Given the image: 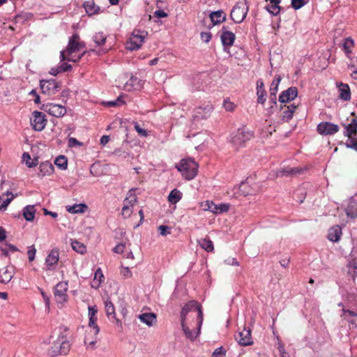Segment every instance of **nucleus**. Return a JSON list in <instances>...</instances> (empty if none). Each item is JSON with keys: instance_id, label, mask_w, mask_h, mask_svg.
<instances>
[{"instance_id": "obj_1", "label": "nucleus", "mask_w": 357, "mask_h": 357, "mask_svg": "<svg viewBox=\"0 0 357 357\" xmlns=\"http://www.w3.org/2000/svg\"><path fill=\"white\" fill-rule=\"evenodd\" d=\"M176 167L187 180H192L197 174L198 165L191 158L181 160Z\"/></svg>"}, {"instance_id": "obj_2", "label": "nucleus", "mask_w": 357, "mask_h": 357, "mask_svg": "<svg viewBox=\"0 0 357 357\" xmlns=\"http://www.w3.org/2000/svg\"><path fill=\"white\" fill-rule=\"evenodd\" d=\"M128 78V75L125 74L117 79V86L127 91L139 90L143 86L142 80L131 75Z\"/></svg>"}, {"instance_id": "obj_3", "label": "nucleus", "mask_w": 357, "mask_h": 357, "mask_svg": "<svg viewBox=\"0 0 357 357\" xmlns=\"http://www.w3.org/2000/svg\"><path fill=\"white\" fill-rule=\"evenodd\" d=\"M70 344L64 335H59L58 339L53 342L52 346L48 349V354L51 356L66 355L70 351Z\"/></svg>"}, {"instance_id": "obj_4", "label": "nucleus", "mask_w": 357, "mask_h": 357, "mask_svg": "<svg viewBox=\"0 0 357 357\" xmlns=\"http://www.w3.org/2000/svg\"><path fill=\"white\" fill-rule=\"evenodd\" d=\"M249 10V6L246 0L238 2L232 8L230 14L231 20L235 23H241L245 18Z\"/></svg>"}, {"instance_id": "obj_5", "label": "nucleus", "mask_w": 357, "mask_h": 357, "mask_svg": "<svg viewBox=\"0 0 357 357\" xmlns=\"http://www.w3.org/2000/svg\"><path fill=\"white\" fill-rule=\"evenodd\" d=\"M253 137L252 132L248 130L245 128H239L233 134L231 139V144L238 149Z\"/></svg>"}, {"instance_id": "obj_6", "label": "nucleus", "mask_w": 357, "mask_h": 357, "mask_svg": "<svg viewBox=\"0 0 357 357\" xmlns=\"http://www.w3.org/2000/svg\"><path fill=\"white\" fill-rule=\"evenodd\" d=\"M147 35L145 31L135 29L126 44V48L133 51L138 50L144 42V38Z\"/></svg>"}, {"instance_id": "obj_7", "label": "nucleus", "mask_w": 357, "mask_h": 357, "mask_svg": "<svg viewBox=\"0 0 357 357\" xmlns=\"http://www.w3.org/2000/svg\"><path fill=\"white\" fill-rule=\"evenodd\" d=\"M196 311L198 314V324L199 328L201 327L203 321V313L202 311L201 305L195 301H191L188 302L185 306L182 308L181 312V319H185V317L189 312Z\"/></svg>"}, {"instance_id": "obj_8", "label": "nucleus", "mask_w": 357, "mask_h": 357, "mask_svg": "<svg viewBox=\"0 0 357 357\" xmlns=\"http://www.w3.org/2000/svg\"><path fill=\"white\" fill-rule=\"evenodd\" d=\"M46 115L38 111H34L32 113V116L30 119L31 125L33 129L36 131H42L47 123Z\"/></svg>"}, {"instance_id": "obj_9", "label": "nucleus", "mask_w": 357, "mask_h": 357, "mask_svg": "<svg viewBox=\"0 0 357 357\" xmlns=\"http://www.w3.org/2000/svg\"><path fill=\"white\" fill-rule=\"evenodd\" d=\"M68 282H60L54 287V298L57 303L63 304L68 300Z\"/></svg>"}, {"instance_id": "obj_10", "label": "nucleus", "mask_w": 357, "mask_h": 357, "mask_svg": "<svg viewBox=\"0 0 357 357\" xmlns=\"http://www.w3.org/2000/svg\"><path fill=\"white\" fill-rule=\"evenodd\" d=\"M337 124L328 121H323L318 124L317 132L321 135H333L339 131Z\"/></svg>"}, {"instance_id": "obj_11", "label": "nucleus", "mask_w": 357, "mask_h": 357, "mask_svg": "<svg viewBox=\"0 0 357 357\" xmlns=\"http://www.w3.org/2000/svg\"><path fill=\"white\" fill-rule=\"evenodd\" d=\"M40 86L42 93L47 95H54L61 87L55 79L41 80Z\"/></svg>"}, {"instance_id": "obj_12", "label": "nucleus", "mask_w": 357, "mask_h": 357, "mask_svg": "<svg viewBox=\"0 0 357 357\" xmlns=\"http://www.w3.org/2000/svg\"><path fill=\"white\" fill-rule=\"evenodd\" d=\"M43 109L50 115L59 118L66 113L65 107L54 103H47L43 105Z\"/></svg>"}, {"instance_id": "obj_13", "label": "nucleus", "mask_w": 357, "mask_h": 357, "mask_svg": "<svg viewBox=\"0 0 357 357\" xmlns=\"http://www.w3.org/2000/svg\"><path fill=\"white\" fill-rule=\"evenodd\" d=\"M133 189L129 190L128 196L123 201V206L122 208V215L125 217H129L132 212V207L133 204L137 202V197L135 195L132 193Z\"/></svg>"}, {"instance_id": "obj_14", "label": "nucleus", "mask_w": 357, "mask_h": 357, "mask_svg": "<svg viewBox=\"0 0 357 357\" xmlns=\"http://www.w3.org/2000/svg\"><path fill=\"white\" fill-rule=\"evenodd\" d=\"M79 37L77 34L73 35L68 42L66 47L67 54L71 55L73 53L80 51L84 47L85 45L83 42H79Z\"/></svg>"}, {"instance_id": "obj_15", "label": "nucleus", "mask_w": 357, "mask_h": 357, "mask_svg": "<svg viewBox=\"0 0 357 357\" xmlns=\"http://www.w3.org/2000/svg\"><path fill=\"white\" fill-rule=\"evenodd\" d=\"M351 115L354 116V118L351 119L349 123H342V126L344 128L343 135L345 137H349V139H351L357 135V116H356L355 112H352Z\"/></svg>"}, {"instance_id": "obj_16", "label": "nucleus", "mask_w": 357, "mask_h": 357, "mask_svg": "<svg viewBox=\"0 0 357 357\" xmlns=\"http://www.w3.org/2000/svg\"><path fill=\"white\" fill-rule=\"evenodd\" d=\"M236 340L241 346H249L253 344L251 337V331L244 328L242 331L236 335Z\"/></svg>"}, {"instance_id": "obj_17", "label": "nucleus", "mask_w": 357, "mask_h": 357, "mask_svg": "<svg viewBox=\"0 0 357 357\" xmlns=\"http://www.w3.org/2000/svg\"><path fill=\"white\" fill-rule=\"evenodd\" d=\"M298 96V89L295 86H291L282 91L279 96V101L281 103H286L294 100Z\"/></svg>"}, {"instance_id": "obj_18", "label": "nucleus", "mask_w": 357, "mask_h": 357, "mask_svg": "<svg viewBox=\"0 0 357 357\" xmlns=\"http://www.w3.org/2000/svg\"><path fill=\"white\" fill-rule=\"evenodd\" d=\"M59 259V250L56 248L52 249L45 259V264L47 270H54L56 265L58 264Z\"/></svg>"}, {"instance_id": "obj_19", "label": "nucleus", "mask_w": 357, "mask_h": 357, "mask_svg": "<svg viewBox=\"0 0 357 357\" xmlns=\"http://www.w3.org/2000/svg\"><path fill=\"white\" fill-rule=\"evenodd\" d=\"M222 33L220 36V39L225 51L227 47H229L234 44L236 37L234 33L227 31L225 26L222 27Z\"/></svg>"}, {"instance_id": "obj_20", "label": "nucleus", "mask_w": 357, "mask_h": 357, "mask_svg": "<svg viewBox=\"0 0 357 357\" xmlns=\"http://www.w3.org/2000/svg\"><path fill=\"white\" fill-rule=\"evenodd\" d=\"M14 275V268L11 266H4L0 269V282L8 283Z\"/></svg>"}, {"instance_id": "obj_21", "label": "nucleus", "mask_w": 357, "mask_h": 357, "mask_svg": "<svg viewBox=\"0 0 357 357\" xmlns=\"http://www.w3.org/2000/svg\"><path fill=\"white\" fill-rule=\"evenodd\" d=\"M105 308L108 319H114L116 324L122 327L121 321L116 317L114 306L110 300L107 299L105 301Z\"/></svg>"}, {"instance_id": "obj_22", "label": "nucleus", "mask_w": 357, "mask_h": 357, "mask_svg": "<svg viewBox=\"0 0 357 357\" xmlns=\"http://www.w3.org/2000/svg\"><path fill=\"white\" fill-rule=\"evenodd\" d=\"M345 211L348 217L351 218L357 217V194L349 199V204Z\"/></svg>"}, {"instance_id": "obj_23", "label": "nucleus", "mask_w": 357, "mask_h": 357, "mask_svg": "<svg viewBox=\"0 0 357 357\" xmlns=\"http://www.w3.org/2000/svg\"><path fill=\"white\" fill-rule=\"evenodd\" d=\"M296 108L297 106H296L294 104H290L289 105L287 106H282V119L286 122L289 121L292 119L293 114L295 112Z\"/></svg>"}, {"instance_id": "obj_24", "label": "nucleus", "mask_w": 357, "mask_h": 357, "mask_svg": "<svg viewBox=\"0 0 357 357\" xmlns=\"http://www.w3.org/2000/svg\"><path fill=\"white\" fill-rule=\"evenodd\" d=\"M208 210L215 214H220L229 211V205L227 204H220L218 205L213 202H207Z\"/></svg>"}, {"instance_id": "obj_25", "label": "nucleus", "mask_w": 357, "mask_h": 357, "mask_svg": "<svg viewBox=\"0 0 357 357\" xmlns=\"http://www.w3.org/2000/svg\"><path fill=\"white\" fill-rule=\"evenodd\" d=\"M138 318L148 326H153L157 321L156 315L153 312L142 313L138 316Z\"/></svg>"}, {"instance_id": "obj_26", "label": "nucleus", "mask_w": 357, "mask_h": 357, "mask_svg": "<svg viewBox=\"0 0 357 357\" xmlns=\"http://www.w3.org/2000/svg\"><path fill=\"white\" fill-rule=\"evenodd\" d=\"M257 102L259 104H264L266 101V91L264 89V84L261 79H259L257 82Z\"/></svg>"}, {"instance_id": "obj_27", "label": "nucleus", "mask_w": 357, "mask_h": 357, "mask_svg": "<svg viewBox=\"0 0 357 357\" xmlns=\"http://www.w3.org/2000/svg\"><path fill=\"white\" fill-rule=\"evenodd\" d=\"M209 17L213 25L220 24L226 20V14L222 10L211 13Z\"/></svg>"}, {"instance_id": "obj_28", "label": "nucleus", "mask_w": 357, "mask_h": 357, "mask_svg": "<svg viewBox=\"0 0 357 357\" xmlns=\"http://www.w3.org/2000/svg\"><path fill=\"white\" fill-rule=\"evenodd\" d=\"M38 175L40 176H45L46 175H50L54 172V167L52 164L48 161L41 162L39 166Z\"/></svg>"}, {"instance_id": "obj_29", "label": "nucleus", "mask_w": 357, "mask_h": 357, "mask_svg": "<svg viewBox=\"0 0 357 357\" xmlns=\"http://www.w3.org/2000/svg\"><path fill=\"white\" fill-rule=\"evenodd\" d=\"M340 98L349 101L351 99V91L348 84L341 83L339 86Z\"/></svg>"}, {"instance_id": "obj_30", "label": "nucleus", "mask_w": 357, "mask_h": 357, "mask_svg": "<svg viewBox=\"0 0 357 357\" xmlns=\"http://www.w3.org/2000/svg\"><path fill=\"white\" fill-rule=\"evenodd\" d=\"M341 234V228L339 226H335L328 231V238L331 241L337 242L340 240Z\"/></svg>"}, {"instance_id": "obj_31", "label": "nucleus", "mask_w": 357, "mask_h": 357, "mask_svg": "<svg viewBox=\"0 0 357 357\" xmlns=\"http://www.w3.org/2000/svg\"><path fill=\"white\" fill-rule=\"evenodd\" d=\"M88 208V206L85 204H75L73 206H67L66 210L68 212L70 213H84L86 209Z\"/></svg>"}, {"instance_id": "obj_32", "label": "nucleus", "mask_w": 357, "mask_h": 357, "mask_svg": "<svg viewBox=\"0 0 357 357\" xmlns=\"http://www.w3.org/2000/svg\"><path fill=\"white\" fill-rule=\"evenodd\" d=\"M36 209L34 205H28L23 209V216L27 221H33L35 218Z\"/></svg>"}, {"instance_id": "obj_33", "label": "nucleus", "mask_w": 357, "mask_h": 357, "mask_svg": "<svg viewBox=\"0 0 357 357\" xmlns=\"http://www.w3.org/2000/svg\"><path fill=\"white\" fill-rule=\"evenodd\" d=\"M181 326L185 335L186 336L187 338L190 339V340H195L198 336L199 333H200L201 327L199 328V326L198 325V331L196 333V334H194L191 331V330L188 326H185V319H181Z\"/></svg>"}, {"instance_id": "obj_34", "label": "nucleus", "mask_w": 357, "mask_h": 357, "mask_svg": "<svg viewBox=\"0 0 357 357\" xmlns=\"http://www.w3.org/2000/svg\"><path fill=\"white\" fill-rule=\"evenodd\" d=\"M84 7L85 8L86 12L89 15H92L96 14L100 8L98 6L96 5L93 1H87L84 3Z\"/></svg>"}, {"instance_id": "obj_35", "label": "nucleus", "mask_w": 357, "mask_h": 357, "mask_svg": "<svg viewBox=\"0 0 357 357\" xmlns=\"http://www.w3.org/2000/svg\"><path fill=\"white\" fill-rule=\"evenodd\" d=\"M302 169L296 168V167H284L281 169L278 172V176H289V175H296L298 174H301L302 172Z\"/></svg>"}, {"instance_id": "obj_36", "label": "nucleus", "mask_w": 357, "mask_h": 357, "mask_svg": "<svg viewBox=\"0 0 357 357\" xmlns=\"http://www.w3.org/2000/svg\"><path fill=\"white\" fill-rule=\"evenodd\" d=\"M213 110V106L207 104L204 107H199L196 109V113L202 119L207 118Z\"/></svg>"}, {"instance_id": "obj_37", "label": "nucleus", "mask_w": 357, "mask_h": 357, "mask_svg": "<svg viewBox=\"0 0 357 357\" xmlns=\"http://www.w3.org/2000/svg\"><path fill=\"white\" fill-rule=\"evenodd\" d=\"M182 198V193L180 190L175 188L172 190L168 195V201L173 204L178 202Z\"/></svg>"}, {"instance_id": "obj_38", "label": "nucleus", "mask_w": 357, "mask_h": 357, "mask_svg": "<svg viewBox=\"0 0 357 357\" xmlns=\"http://www.w3.org/2000/svg\"><path fill=\"white\" fill-rule=\"evenodd\" d=\"M198 243L202 249L205 250L207 252H212L213 250V242L208 238H200L198 241Z\"/></svg>"}, {"instance_id": "obj_39", "label": "nucleus", "mask_w": 357, "mask_h": 357, "mask_svg": "<svg viewBox=\"0 0 357 357\" xmlns=\"http://www.w3.org/2000/svg\"><path fill=\"white\" fill-rule=\"evenodd\" d=\"M104 278L103 274L100 268H98L94 274V278L91 283V287L93 288H98L100 285L102 279Z\"/></svg>"}, {"instance_id": "obj_40", "label": "nucleus", "mask_w": 357, "mask_h": 357, "mask_svg": "<svg viewBox=\"0 0 357 357\" xmlns=\"http://www.w3.org/2000/svg\"><path fill=\"white\" fill-rule=\"evenodd\" d=\"M54 164L61 169L65 170L68 167V159L64 155L58 156L55 160Z\"/></svg>"}, {"instance_id": "obj_41", "label": "nucleus", "mask_w": 357, "mask_h": 357, "mask_svg": "<svg viewBox=\"0 0 357 357\" xmlns=\"http://www.w3.org/2000/svg\"><path fill=\"white\" fill-rule=\"evenodd\" d=\"M17 196V194L12 195V197L4 198L0 196V210H6L12 200Z\"/></svg>"}, {"instance_id": "obj_42", "label": "nucleus", "mask_w": 357, "mask_h": 357, "mask_svg": "<svg viewBox=\"0 0 357 357\" xmlns=\"http://www.w3.org/2000/svg\"><path fill=\"white\" fill-rule=\"evenodd\" d=\"M106 38V36H105L102 32L96 33L93 36V40L97 46L104 45L105 43Z\"/></svg>"}, {"instance_id": "obj_43", "label": "nucleus", "mask_w": 357, "mask_h": 357, "mask_svg": "<svg viewBox=\"0 0 357 357\" xmlns=\"http://www.w3.org/2000/svg\"><path fill=\"white\" fill-rule=\"evenodd\" d=\"M71 245L73 249L78 253L84 254L86 251L85 245L76 240L72 241Z\"/></svg>"}, {"instance_id": "obj_44", "label": "nucleus", "mask_w": 357, "mask_h": 357, "mask_svg": "<svg viewBox=\"0 0 357 357\" xmlns=\"http://www.w3.org/2000/svg\"><path fill=\"white\" fill-rule=\"evenodd\" d=\"M281 82V77L280 75H276L275 79L273 80L269 92L270 94H277L278 91V86L280 82Z\"/></svg>"}, {"instance_id": "obj_45", "label": "nucleus", "mask_w": 357, "mask_h": 357, "mask_svg": "<svg viewBox=\"0 0 357 357\" xmlns=\"http://www.w3.org/2000/svg\"><path fill=\"white\" fill-rule=\"evenodd\" d=\"M349 268V273L352 276L354 279L357 276V262L353 259L349 261L347 264Z\"/></svg>"}, {"instance_id": "obj_46", "label": "nucleus", "mask_w": 357, "mask_h": 357, "mask_svg": "<svg viewBox=\"0 0 357 357\" xmlns=\"http://www.w3.org/2000/svg\"><path fill=\"white\" fill-rule=\"evenodd\" d=\"M124 104L125 101L123 100V96H119L115 100L105 102V105L108 107H119L123 105Z\"/></svg>"}, {"instance_id": "obj_47", "label": "nucleus", "mask_w": 357, "mask_h": 357, "mask_svg": "<svg viewBox=\"0 0 357 357\" xmlns=\"http://www.w3.org/2000/svg\"><path fill=\"white\" fill-rule=\"evenodd\" d=\"M239 194L243 196H247L251 194L250 186L245 182H242L238 187Z\"/></svg>"}, {"instance_id": "obj_48", "label": "nucleus", "mask_w": 357, "mask_h": 357, "mask_svg": "<svg viewBox=\"0 0 357 357\" xmlns=\"http://www.w3.org/2000/svg\"><path fill=\"white\" fill-rule=\"evenodd\" d=\"M354 42L351 38H347L343 44L345 54L348 56L351 52V47L354 46Z\"/></svg>"}, {"instance_id": "obj_49", "label": "nucleus", "mask_w": 357, "mask_h": 357, "mask_svg": "<svg viewBox=\"0 0 357 357\" xmlns=\"http://www.w3.org/2000/svg\"><path fill=\"white\" fill-rule=\"evenodd\" d=\"M266 9L267 11H268L269 13H271L273 15L276 16L280 13L281 8L278 4H271V5H267L266 6Z\"/></svg>"}, {"instance_id": "obj_50", "label": "nucleus", "mask_w": 357, "mask_h": 357, "mask_svg": "<svg viewBox=\"0 0 357 357\" xmlns=\"http://www.w3.org/2000/svg\"><path fill=\"white\" fill-rule=\"evenodd\" d=\"M23 160L25 162L26 165L29 167H36L38 163L36 162H34L33 160L30 162L31 160V156L28 153H24L22 155Z\"/></svg>"}, {"instance_id": "obj_51", "label": "nucleus", "mask_w": 357, "mask_h": 357, "mask_svg": "<svg viewBox=\"0 0 357 357\" xmlns=\"http://www.w3.org/2000/svg\"><path fill=\"white\" fill-rule=\"evenodd\" d=\"M97 319H89V326L92 328L94 331V335H97L100 332V328L96 324Z\"/></svg>"}, {"instance_id": "obj_52", "label": "nucleus", "mask_w": 357, "mask_h": 357, "mask_svg": "<svg viewBox=\"0 0 357 357\" xmlns=\"http://www.w3.org/2000/svg\"><path fill=\"white\" fill-rule=\"evenodd\" d=\"M345 145L347 148L354 149L357 151V138H351L349 139L346 143Z\"/></svg>"}, {"instance_id": "obj_53", "label": "nucleus", "mask_w": 357, "mask_h": 357, "mask_svg": "<svg viewBox=\"0 0 357 357\" xmlns=\"http://www.w3.org/2000/svg\"><path fill=\"white\" fill-rule=\"evenodd\" d=\"M306 3L305 0H291V5L295 10H298L304 6Z\"/></svg>"}, {"instance_id": "obj_54", "label": "nucleus", "mask_w": 357, "mask_h": 357, "mask_svg": "<svg viewBox=\"0 0 357 357\" xmlns=\"http://www.w3.org/2000/svg\"><path fill=\"white\" fill-rule=\"evenodd\" d=\"M1 251L3 252L4 255H8V252H15L18 251L17 248L15 245H11V244H6L5 245V248H3L1 249Z\"/></svg>"}, {"instance_id": "obj_55", "label": "nucleus", "mask_w": 357, "mask_h": 357, "mask_svg": "<svg viewBox=\"0 0 357 357\" xmlns=\"http://www.w3.org/2000/svg\"><path fill=\"white\" fill-rule=\"evenodd\" d=\"M226 355V350L222 347H220L215 349L212 354V357H224Z\"/></svg>"}, {"instance_id": "obj_56", "label": "nucleus", "mask_w": 357, "mask_h": 357, "mask_svg": "<svg viewBox=\"0 0 357 357\" xmlns=\"http://www.w3.org/2000/svg\"><path fill=\"white\" fill-rule=\"evenodd\" d=\"M98 312V309L96 305L94 306H89L88 307V314L89 319H97L96 314Z\"/></svg>"}, {"instance_id": "obj_57", "label": "nucleus", "mask_w": 357, "mask_h": 357, "mask_svg": "<svg viewBox=\"0 0 357 357\" xmlns=\"http://www.w3.org/2000/svg\"><path fill=\"white\" fill-rule=\"evenodd\" d=\"M158 231L162 236H166L170 234L171 228L166 225H160L158 227Z\"/></svg>"}, {"instance_id": "obj_58", "label": "nucleus", "mask_w": 357, "mask_h": 357, "mask_svg": "<svg viewBox=\"0 0 357 357\" xmlns=\"http://www.w3.org/2000/svg\"><path fill=\"white\" fill-rule=\"evenodd\" d=\"M36 252V250L34 248V245L29 247V248L27 251V255H28L29 260L30 261H32L34 260Z\"/></svg>"}, {"instance_id": "obj_59", "label": "nucleus", "mask_w": 357, "mask_h": 357, "mask_svg": "<svg viewBox=\"0 0 357 357\" xmlns=\"http://www.w3.org/2000/svg\"><path fill=\"white\" fill-rule=\"evenodd\" d=\"M135 129L137 133L142 137H146L148 135L146 130L142 128L137 123H135Z\"/></svg>"}, {"instance_id": "obj_60", "label": "nucleus", "mask_w": 357, "mask_h": 357, "mask_svg": "<svg viewBox=\"0 0 357 357\" xmlns=\"http://www.w3.org/2000/svg\"><path fill=\"white\" fill-rule=\"evenodd\" d=\"M223 107L227 111L231 112L234 109V104L228 100H225Z\"/></svg>"}, {"instance_id": "obj_61", "label": "nucleus", "mask_w": 357, "mask_h": 357, "mask_svg": "<svg viewBox=\"0 0 357 357\" xmlns=\"http://www.w3.org/2000/svg\"><path fill=\"white\" fill-rule=\"evenodd\" d=\"M96 343V337L92 340H89L87 337H85L84 344L88 348L94 349L95 344Z\"/></svg>"}, {"instance_id": "obj_62", "label": "nucleus", "mask_w": 357, "mask_h": 357, "mask_svg": "<svg viewBox=\"0 0 357 357\" xmlns=\"http://www.w3.org/2000/svg\"><path fill=\"white\" fill-rule=\"evenodd\" d=\"M211 36L212 35L211 32L201 33V39L205 43H208L211 39Z\"/></svg>"}, {"instance_id": "obj_63", "label": "nucleus", "mask_w": 357, "mask_h": 357, "mask_svg": "<svg viewBox=\"0 0 357 357\" xmlns=\"http://www.w3.org/2000/svg\"><path fill=\"white\" fill-rule=\"evenodd\" d=\"M125 248H126L125 244L119 243L113 248V251L115 253L121 254V253L123 252Z\"/></svg>"}, {"instance_id": "obj_64", "label": "nucleus", "mask_w": 357, "mask_h": 357, "mask_svg": "<svg viewBox=\"0 0 357 357\" xmlns=\"http://www.w3.org/2000/svg\"><path fill=\"white\" fill-rule=\"evenodd\" d=\"M225 263L231 266H239L238 261L235 258L229 257L225 260Z\"/></svg>"}]
</instances>
